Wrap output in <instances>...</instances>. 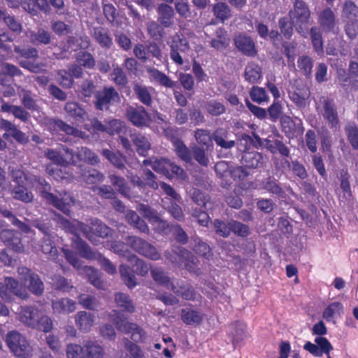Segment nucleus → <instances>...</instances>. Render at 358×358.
Wrapping results in <instances>:
<instances>
[{
    "label": "nucleus",
    "mask_w": 358,
    "mask_h": 358,
    "mask_svg": "<svg viewBox=\"0 0 358 358\" xmlns=\"http://www.w3.org/2000/svg\"><path fill=\"white\" fill-rule=\"evenodd\" d=\"M110 321L117 329L125 334H129L132 341L136 343L143 342L147 338L145 331L138 324L130 322L117 310H113L109 315Z\"/></svg>",
    "instance_id": "nucleus-1"
},
{
    "label": "nucleus",
    "mask_w": 358,
    "mask_h": 358,
    "mask_svg": "<svg viewBox=\"0 0 358 358\" xmlns=\"http://www.w3.org/2000/svg\"><path fill=\"white\" fill-rule=\"evenodd\" d=\"M289 17L296 30L301 35L306 33L310 11L308 5L302 0H296L293 8L289 11Z\"/></svg>",
    "instance_id": "nucleus-2"
},
{
    "label": "nucleus",
    "mask_w": 358,
    "mask_h": 358,
    "mask_svg": "<svg viewBox=\"0 0 358 358\" xmlns=\"http://www.w3.org/2000/svg\"><path fill=\"white\" fill-rule=\"evenodd\" d=\"M12 294L21 299H27L29 294L27 288L12 277H5L0 281V297L6 302L13 300Z\"/></svg>",
    "instance_id": "nucleus-3"
},
{
    "label": "nucleus",
    "mask_w": 358,
    "mask_h": 358,
    "mask_svg": "<svg viewBox=\"0 0 358 358\" xmlns=\"http://www.w3.org/2000/svg\"><path fill=\"white\" fill-rule=\"evenodd\" d=\"M6 343L11 352L19 358H29L31 355L32 348L20 333L16 331L8 333Z\"/></svg>",
    "instance_id": "nucleus-4"
},
{
    "label": "nucleus",
    "mask_w": 358,
    "mask_h": 358,
    "mask_svg": "<svg viewBox=\"0 0 358 358\" xmlns=\"http://www.w3.org/2000/svg\"><path fill=\"white\" fill-rule=\"evenodd\" d=\"M14 52L20 57L27 60H22L19 62V65L31 73H38L43 71L45 64L42 62H34L28 59L38 58V51L33 46L21 47L20 45L14 46Z\"/></svg>",
    "instance_id": "nucleus-5"
},
{
    "label": "nucleus",
    "mask_w": 358,
    "mask_h": 358,
    "mask_svg": "<svg viewBox=\"0 0 358 358\" xmlns=\"http://www.w3.org/2000/svg\"><path fill=\"white\" fill-rule=\"evenodd\" d=\"M169 45L170 57L176 64L182 66L185 62H188L187 53L190 50V47L185 38L176 34L172 37Z\"/></svg>",
    "instance_id": "nucleus-6"
},
{
    "label": "nucleus",
    "mask_w": 358,
    "mask_h": 358,
    "mask_svg": "<svg viewBox=\"0 0 358 358\" xmlns=\"http://www.w3.org/2000/svg\"><path fill=\"white\" fill-rule=\"evenodd\" d=\"M321 107H317L324 120L328 123L329 127L334 131H339L341 122L338 117L337 107L333 99L322 97L320 100Z\"/></svg>",
    "instance_id": "nucleus-7"
},
{
    "label": "nucleus",
    "mask_w": 358,
    "mask_h": 358,
    "mask_svg": "<svg viewBox=\"0 0 358 358\" xmlns=\"http://www.w3.org/2000/svg\"><path fill=\"white\" fill-rule=\"evenodd\" d=\"M76 243V249L80 251L83 257L96 259L101 267L108 273L113 274L116 273L115 266L109 259L104 257L100 253L93 252L91 248L83 239L78 238Z\"/></svg>",
    "instance_id": "nucleus-8"
},
{
    "label": "nucleus",
    "mask_w": 358,
    "mask_h": 358,
    "mask_svg": "<svg viewBox=\"0 0 358 358\" xmlns=\"http://www.w3.org/2000/svg\"><path fill=\"white\" fill-rule=\"evenodd\" d=\"M86 229L82 230V234L91 242L96 241V237L105 238L112 234V229L96 218L90 219L84 223Z\"/></svg>",
    "instance_id": "nucleus-9"
},
{
    "label": "nucleus",
    "mask_w": 358,
    "mask_h": 358,
    "mask_svg": "<svg viewBox=\"0 0 358 358\" xmlns=\"http://www.w3.org/2000/svg\"><path fill=\"white\" fill-rule=\"evenodd\" d=\"M128 243L134 250L147 258L152 260H159L161 259V255L157 248L141 238L129 236L128 238Z\"/></svg>",
    "instance_id": "nucleus-10"
},
{
    "label": "nucleus",
    "mask_w": 358,
    "mask_h": 358,
    "mask_svg": "<svg viewBox=\"0 0 358 358\" xmlns=\"http://www.w3.org/2000/svg\"><path fill=\"white\" fill-rule=\"evenodd\" d=\"M125 115L133 125L140 128L148 127L152 122L150 114L142 106H128Z\"/></svg>",
    "instance_id": "nucleus-11"
},
{
    "label": "nucleus",
    "mask_w": 358,
    "mask_h": 358,
    "mask_svg": "<svg viewBox=\"0 0 358 358\" xmlns=\"http://www.w3.org/2000/svg\"><path fill=\"white\" fill-rule=\"evenodd\" d=\"M95 98V106L100 110H108L110 105L120 101V94L113 87H104L96 92Z\"/></svg>",
    "instance_id": "nucleus-12"
},
{
    "label": "nucleus",
    "mask_w": 358,
    "mask_h": 358,
    "mask_svg": "<svg viewBox=\"0 0 358 358\" xmlns=\"http://www.w3.org/2000/svg\"><path fill=\"white\" fill-rule=\"evenodd\" d=\"M64 150L73 164H76L77 162L75 156L78 161L87 163L92 166L96 165L100 162L99 156L87 147L78 148L76 154L73 150L68 148H64Z\"/></svg>",
    "instance_id": "nucleus-13"
},
{
    "label": "nucleus",
    "mask_w": 358,
    "mask_h": 358,
    "mask_svg": "<svg viewBox=\"0 0 358 358\" xmlns=\"http://www.w3.org/2000/svg\"><path fill=\"white\" fill-rule=\"evenodd\" d=\"M317 22L320 28L326 33L334 32L338 24V20L334 11L327 7L317 12Z\"/></svg>",
    "instance_id": "nucleus-14"
},
{
    "label": "nucleus",
    "mask_w": 358,
    "mask_h": 358,
    "mask_svg": "<svg viewBox=\"0 0 358 358\" xmlns=\"http://www.w3.org/2000/svg\"><path fill=\"white\" fill-rule=\"evenodd\" d=\"M40 313L41 310L36 306H21L18 316L19 320L24 325L33 329L34 326L37 325V320L40 316Z\"/></svg>",
    "instance_id": "nucleus-15"
},
{
    "label": "nucleus",
    "mask_w": 358,
    "mask_h": 358,
    "mask_svg": "<svg viewBox=\"0 0 358 358\" xmlns=\"http://www.w3.org/2000/svg\"><path fill=\"white\" fill-rule=\"evenodd\" d=\"M29 41L34 45H47L52 42L51 33L43 28H38L36 31L27 30L25 32Z\"/></svg>",
    "instance_id": "nucleus-16"
},
{
    "label": "nucleus",
    "mask_w": 358,
    "mask_h": 358,
    "mask_svg": "<svg viewBox=\"0 0 358 358\" xmlns=\"http://www.w3.org/2000/svg\"><path fill=\"white\" fill-rule=\"evenodd\" d=\"M157 21L165 28H169L174 24L175 13L172 6L167 3H160L157 9Z\"/></svg>",
    "instance_id": "nucleus-17"
},
{
    "label": "nucleus",
    "mask_w": 358,
    "mask_h": 358,
    "mask_svg": "<svg viewBox=\"0 0 358 358\" xmlns=\"http://www.w3.org/2000/svg\"><path fill=\"white\" fill-rule=\"evenodd\" d=\"M234 43L238 50L244 55L250 57L257 55L255 43L250 36L238 34L234 38Z\"/></svg>",
    "instance_id": "nucleus-18"
},
{
    "label": "nucleus",
    "mask_w": 358,
    "mask_h": 358,
    "mask_svg": "<svg viewBox=\"0 0 358 358\" xmlns=\"http://www.w3.org/2000/svg\"><path fill=\"white\" fill-rule=\"evenodd\" d=\"M58 224L59 227L66 232H69L76 236L75 238L73 239V247L76 248V241L77 238H80L79 235L82 234V230L85 231L86 229L84 223L78 221L71 222L66 218L61 217L58 220Z\"/></svg>",
    "instance_id": "nucleus-19"
},
{
    "label": "nucleus",
    "mask_w": 358,
    "mask_h": 358,
    "mask_svg": "<svg viewBox=\"0 0 358 358\" xmlns=\"http://www.w3.org/2000/svg\"><path fill=\"white\" fill-rule=\"evenodd\" d=\"M170 289L185 300H194L196 297V292L192 286L183 280H178L176 284L173 283Z\"/></svg>",
    "instance_id": "nucleus-20"
},
{
    "label": "nucleus",
    "mask_w": 358,
    "mask_h": 358,
    "mask_svg": "<svg viewBox=\"0 0 358 358\" xmlns=\"http://www.w3.org/2000/svg\"><path fill=\"white\" fill-rule=\"evenodd\" d=\"M53 313L58 315H68L76 309V303L69 299L62 298L52 301Z\"/></svg>",
    "instance_id": "nucleus-21"
},
{
    "label": "nucleus",
    "mask_w": 358,
    "mask_h": 358,
    "mask_svg": "<svg viewBox=\"0 0 358 358\" xmlns=\"http://www.w3.org/2000/svg\"><path fill=\"white\" fill-rule=\"evenodd\" d=\"M91 34L95 41L99 45L105 49H110L113 44V39L109 34L107 29L103 27H93L91 31Z\"/></svg>",
    "instance_id": "nucleus-22"
},
{
    "label": "nucleus",
    "mask_w": 358,
    "mask_h": 358,
    "mask_svg": "<svg viewBox=\"0 0 358 358\" xmlns=\"http://www.w3.org/2000/svg\"><path fill=\"white\" fill-rule=\"evenodd\" d=\"M48 203L68 215L70 212L69 208L74 204L75 200L70 194L63 192L59 194V197L54 195V199L49 200Z\"/></svg>",
    "instance_id": "nucleus-23"
},
{
    "label": "nucleus",
    "mask_w": 358,
    "mask_h": 358,
    "mask_svg": "<svg viewBox=\"0 0 358 358\" xmlns=\"http://www.w3.org/2000/svg\"><path fill=\"white\" fill-rule=\"evenodd\" d=\"M130 138L136 146L137 152L141 156H147L148 151L151 149L150 137L137 132L131 134Z\"/></svg>",
    "instance_id": "nucleus-24"
},
{
    "label": "nucleus",
    "mask_w": 358,
    "mask_h": 358,
    "mask_svg": "<svg viewBox=\"0 0 358 358\" xmlns=\"http://www.w3.org/2000/svg\"><path fill=\"white\" fill-rule=\"evenodd\" d=\"M79 180L92 185L103 181L104 176L95 169L80 166Z\"/></svg>",
    "instance_id": "nucleus-25"
},
{
    "label": "nucleus",
    "mask_w": 358,
    "mask_h": 358,
    "mask_svg": "<svg viewBox=\"0 0 358 358\" xmlns=\"http://www.w3.org/2000/svg\"><path fill=\"white\" fill-rule=\"evenodd\" d=\"M75 322L80 331L88 332L95 323V316L85 310L79 311L75 315Z\"/></svg>",
    "instance_id": "nucleus-26"
},
{
    "label": "nucleus",
    "mask_w": 358,
    "mask_h": 358,
    "mask_svg": "<svg viewBox=\"0 0 358 358\" xmlns=\"http://www.w3.org/2000/svg\"><path fill=\"white\" fill-rule=\"evenodd\" d=\"M171 142L177 156L185 163L191 164L192 161V150H189L183 141L178 138H172Z\"/></svg>",
    "instance_id": "nucleus-27"
},
{
    "label": "nucleus",
    "mask_w": 358,
    "mask_h": 358,
    "mask_svg": "<svg viewBox=\"0 0 358 358\" xmlns=\"http://www.w3.org/2000/svg\"><path fill=\"white\" fill-rule=\"evenodd\" d=\"M1 110L4 113H12L13 116L23 122H27L30 119V114L21 106L11 105L3 102L1 105Z\"/></svg>",
    "instance_id": "nucleus-28"
},
{
    "label": "nucleus",
    "mask_w": 358,
    "mask_h": 358,
    "mask_svg": "<svg viewBox=\"0 0 358 358\" xmlns=\"http://www.w3.org/2000/svg\"><path fill=\"white\" fill-rule=\"evenodd\" d=\"M101 154L114 167L124 170L126 169L124 162L126 161V157L124 156L120 152H113L109 149H103L101 151Z\"/></svg>",
    "instance_id": "nucleus-29"
},
{
    "label": "nucleus",
    "mask_w": 358,
    "mask_h": 358,
    "mask_svg": "<svg viewBox=\"0 0 358 358\" xmlns=\"http://www.w3.org/2000/svg\"><path fill=\"white\" fill-rule=\"evenodd\" d=\"M146 71L149 74L151 80L155 81L159 85L167 88H172L176 83L171 80L165 73L153 67H147Z\"/></svg>",
    "instance_id": "nucleus-30"
},
{
    "label": "nucleus",
    "mask_w": 358,
    "mask_h": 358,
    "mask_svg": "<svg viewBox=\"0 0 358 358\" xmlns=\"http://www.w3.org/2000/svg\"><path fill=\"white\" fill-rule=\"evenodd\" d=\"M114 300L118 308L122 310L133 313L136 311V305L130 296L122 292H117L115 294Z\"/></svg>",
    "instance_id": "nucleus-31"
},
{
    "label": "nucleus",
    "mask_w": 358,
    "mask_h": 358,
    "mask_svg": "<svg viewBox=\"0 0 358 358\" xmlns=\"http://www.w3.org/2000/svg\"><path fill=\"white\" fill-rule=\"evenodd\" d=\"M134 92L136 98L145 106H150L152 104V98L150 91L151 87H148L140 83H134L133 87Z\"/></svg>",
    "instance_id": "nucleus-32"
},
{
    "label": "nucleus",
    "mask_w": 358,
    "mask_h": 358,
    "mask_svg": "<svg viewBox=\"0 0 358 358\" xmlns=\"http://www.w3.org/2000/svg\"><path fill=\"white\" fill-rule=\"evenodd\" d=\"M22 6L27 12L35 15L37 10L36 6L40 10L48 13L50 10V6L48 0H24L22 3Z\"/></svg>",
    "instance_id": "nucleus-33"
},
{
    "label": "nucleus",
    "mask_w": 358,
    "mask_h": 358,
    "mask_svg": "<svg viewBox=\"0 0 358 358\" xmlns=\"http://www.w3.org/2000/svg\"><path fill=\"white\" fill-rule=\"evenodd\" d=\"M50 123L53 124L54 129H59L66 134L72 135L85 139L88 137L85 132L71 127L60 120H51Z\"/></svg>",
    "instance_id": "nucleus-34"
},
{
    "label": "nucleus",
    "mask_w": 358,
    "mask_h": 358,
    "mask_svg": "<svg viewBox=\"0 0 358 358\" xmlns=\"http://www.w3.org/2000/svg\"><path fill=\"white\" fill-rule=\"evenodd\" d=\"M229 41L227 31L223 28H218L215 33V37L210 40V44L212 48L219 50L226 48Z\"/></svg>",
    "instance_id": "nucleus-35"
},
{
    "label": "nucleus",
    "mask_w": 358,
    "mask_h": 358,
    "mask_svg": "<svg viewBox=\"0 0 358 358\" xmlns=\"http://www.w3.org/2000/svg\"><path fill=\"white\" fill-rule=\"evenodd\" d=\"M309 94L308 90L304 86L301 88L296 87L293 91L289 92L291 100L299 108L306 106Z\"/></svg>",
    "instance_id": "nucleus-36"
},
{
    "label": "nucleus",
    "mask_w": 358,
    "mask_h": 358,
    "mask_svg": "<svg viewBox=\"0 0 358 358\" xmlns=\"http://www.w3.org/2000/svg\"><path fill=\"white\" fill-rule=\"evenodd\" d=\"M40 248L42 252L50 260H55L58 257L57 249L50 235L44 236L41 241Z\"/></svg>",
    "instance_id": "nucleus-37"
},
{
    "label": "nucleus",
    "mask_w": 358,
    "mask_h": 358,
    "mask_svg": "<svg viewBox=\"0 0 358 358\" xmlns=\"http://www.w3.org/2000/svg\"><path fill=\"white\" fill-rule=\"evenodd\" d=\"M163 208L178 221H183L185 215L181 207L171 199L165 198L162 200Z\"/></svg>",
    "instance_id": "nucleus-38"
},
{
    "label": "nucleus",
    "mask_w": 358,
    "mask_h": 358,
    "mask_svg": "<svg viewBox=\"0 0 358 358\" xmlns=\"http://www.w3.org/2000/svg\"><path fill=\"white\" fill-rule=\"evenodd\" d=\"M10 194L15 200L25 203H31L34 201V194L29 191L24 185L15 186L10 189Z\"/></svg>",
    "instance_id": "nucleus-39"
},
{
    "label": "nucleus",
    "mask_w": 358,
    "mask_h": 358,
    "mask_svg": "<svg viewBox=\"0 0 358 358\" xmlns=\"http://www.w3.org/2000/svg\"><path fill=\"white\" fill-rule=\"evenodd\" d=\"M181 320L188 325L199 324L203 320V315L198 310L186 308L182 310Z\"/></svg>",
    "instance_id": "nucleus-40"
},
{
    "label": "nucleus",
    "mask_w": 358,
    "mask_h": 358,
    "mask_svg": "<svg viewBox=\"0 0 358 358\" xmlns=\"http://www.w3.org/2000/svg\"><path fill=\"white\" fill-rule=\"evenodd\" d=\"M229 133L224 128L216 129L213 134L212 138L216 144L224 149H229L235 145L234 141H227Z\"/></svg>",
    "instance_id": "nucleus-41"
},
{
    "label": "nucleus",
    "mask_w": 358,
    "mask_h": 358,
    "mask_svg": "<svg viewBox=\"0 0 358 358\" xmlns=\"http://www.w3.org/2000/svg\"><path fill=\"white\" fill-rule=\"evenodd\" d=\"M17 94L21 98V102L24 107L30 110H38L36 100L31 96V92L24 89L22 86H17Z\"/></svg>",
    "instance_id": "nucleus-42"
},
{
    "label": "nucleus",
    "mask_w": 358,
    "mask_h": 358,
    "mask_svg": "<svg viewBox=\"0 0 358 358\" xmlns=\"http://www.w3.org/2000/svg\"><path fill=\"white\" fill-rule=\"evenodd\" d=\"M242 161L245 166L252 169L262 167L264 164V157L257 152L245 153L242 157Z\"/></svg>",
    "instance_id": "nucleus-43"
},
{
    "label": "nucleus",
    "mask_w": 358,
    "mask_h": 358,
    "mask_svg": "<svg viewBox=\"0 0 358 358\" xmlns=\"http://www.w3.org/2000/svg\"><path fill=\"white\" fill-rule=\"evenodd\" d=\"M164 28L158 21L151 20L146 24L147 33L155 41H160L164 37Z\"/></svg>",
    "instance_id": "nucleus-44"
},
{
    "label": "nucleus",
    "mask_w": 358,
    "mask_h": 358,
    "mask_svg": "<svg viewBox=\"0 0 358 358\" xmlns=\"http://www.w3.org/2000/svg\"><path fill=\"white\" fill-rule=\"evenodd\" d=\"M64 110L66 113L71 117L78 121L85 120L87 113L77 102L69 101L65 104Z\"/></svg>",
    "instance_id": "nucleus-45"
},
{
    "label": "nucleus",
    "mask_w": 358,
    "mask_h": 358,
    "mask_svg": "<svg viewBox=\"0 0 358 358\" xmlns=\"http://www.w3.org/2000/svg\"><path fill=\"white\" fill-rule=\"evenodd\" d=\"M78 302L84 308L90 310H98L100 306L99 299L94 296L89 294H80L78 296Z\"/></svg>",
    "instance_id": "nucleus-46"
},
{
    "label": "nucleus",
    "mask_w": 358,
    "mask_h": 358,
    "mask_svg": "<svg viewBox=\"0 0 358 358\" xmlns=\"http://www.w3.org/2000/svg\"><path fill=\"white\" fill-rule=\"evenodd\" d=\"M341 17L345 22L358 20V6L352 1H346L341 12Z\"/></svg>",
    "instance_id": "nucleus-47"
},
{
    "label": "nucleus",
    "mask_w": 358,
    "mask_h": 358,
    "mask_svg": "<svg viewBox=\"0 0 358 358\" xmlns=\"http://www.w3.org/2000/svg\"><path fill=\"white\" fill-rule=\"evenodd\" d=\"M125 218L130 224L133 225L141 232H149V228L145 222L141 219L135 211L131 210H127Z\"/></svg>",
    "instance_id": "nucleus-48"
},
{
    "label": "nucleus",
    "mask_w": 358,
    "mask_h": 358,
    "mask_svg": "<svg viewBox=\"0 0 358 358\" xmlns=\"http://www.w3.org/2000/svg\"><path fill=\"white\" fill-rule=\"evenodd\" d=\"M262 68L255 62H250L245 66L244 76L250 83H257L262 77Z\"/></svg>",
    "instance_id": "nucleus-49"
},
{
    "label": "nucleus",
    "mask_w": 358,
    "mask_h": 358,
    "mask_svg": "<svg viewBox=\"0 0 358 358\" xmlns=\"http://www.w3.org/2000/svg\"><path fill=\"white\" fill-rule=\"evenodd\" d=\"M150 273L152 279L157 283L164 286L167 289L171 288L173 282H171L170 278L162 268L155 267L151 268Z\"/></svg>",
    "instance_id": "nucleus-50"
},
{
    "label": "nucleus",
    "mask_w": 358,
    "mask_h": 358,
    "mask_svg": "<svg viewBox=\"0 0 358 358\" xmlns=\"http://www.w3.org/2000/svg\"><path fill=\"white\" fill-rule=\"evenodd\" d=\"M85 358H103V350L96 342L86 341L84 343Z\"/></svg>",
    "instance_id": "nucleus-51"
},
{
    "label": "nucleus",
    "mask_w": 358,
    "mask_h": 358,
    "mask_svg": "<svg viewBox=\"0 0 358 358\" xmlns=\"http://www.w3.org/2000/svg\"><path fill=\"white\" fill-rule=\"evenodd\" d=\"M108 179L110 183L115 187V189L124 196H129L130 194V188L127 184L124 178L118 176L115 174L110 173Z\"/></svg>",
    "instance_id": "nucleus-52"
},
{
    "label": "nucleus",
    "mask_w": 358,
    "mask_h": 358,
    "mask_svg": "<svg viewBox=\"0 0 358 358\" xmlns=\"http://www.w3.org/2000/svg\"><path fill=\"white\" fill-rule=\"evenodd\" d=\"M119 271L122 280L128 288L132 289L137 285V279L129 266L122 264Z\"/></svg>",
    "instance_id": "nucleus-53"
},
{
    "label": "nucleus",
    "mask_w": 358,
    "mask_h": 358,
    "mask_svg": "<svg viewBox=\"0 0 358 358\" xmlns=\"http://www.w3.org/2000/svg\"><path fill=\"white\" fill-rule=\"evenodd\" d=\"M76 60L82 67L92 69L96 65L94 56L89 52L80 51L76 54Z\"/></svg>",
    "instance_id": "nucleus-54"
},
{
    "label": "nucleus",
    "mask_w": 358,
    "mask_h": 358,
    "mask_svg": "<svg viewBox=\"0 0 358 358\" xmlns=\"http://www.w3.org/2000/svg\"><path fill=\"white\" fill-rule=\"evenodd\" d=\"M213 12L215 17L224 22L231 17L229 6L224 2H218L213 6Z\"/></svg>",
    "instance_id": "nucleus-55"
},
{
    "label": "nucleus",
    "mask_w": 358,
    "mask_h": 358,
    "mask_svg": "<svg viewBox=\"0 0 358 358\" xmlns=\"http://www.w3.org/2000/svg\"><path fill=\"white\" fill-rule=\"evenodd\" d=\"M80 274H85L87 276L90 282L99 289L103 288V282L100 279L98 271L93 267L85 266L83 272Z\"/></svg>",
    "instance_id": "nucleus-56"
},
{
    "label": "nucleus",
    "mask_w": 358,
    "mask_h": 358,
    "mask_svg": "<svg viewBox=\"0 0 358 358\" xmlns=\"http://www.w3.org/2000/svg\"><path fill=\"white\" fill-rule=\"evenodd\" d=\"M348 141L354 150H358V127L355 123H348L344 128Z\"/></svg>",
    "instance_id": "nucleus-57"
},
{
    "label": "nucleus",
    "mask_w": 358,
    "mask_h": 358,
    "mask_svg": "<svg viewBox=\"0 0 358 358\" xmlns=\"http://www.w3.org/2000/svg\"><path fill=\"white\" fill-rule=\"evenodd\" d=\"M343 312L342 304L339 302H333L324 309L322 317L327 321H331L334 317L340 316Z\"/></svg>",
    "instance_id": "nucleus-58"
},
{
    "label": "nucleus",
    "mask_w": 358,
    "mask_h": 358,
    "mask_svg": "<svg viewBox=\"0 0 358 358\" xmlns=\"http://www.w3.org/2000/svg\"><path fill=\"white\" fill-rule=\"evenodd\" d=\"M261 188L278 196L283 194L282 187L277 183L276 180L271 177L265 178L261 182Z\"/></svg>",
    "instance_id": "nucleus-59"
},
{
    "label": "nucleus",
    "mask_w": 358,
    "mask_h": 358,
    "mask_svg": "<svg viewBox=\"0 0 358 358\" xmlns=\"http://www.w3.org/2000/svg\"><path fill=\"white\" fill-rule=\"evenodd\" d=\"M192 250L199 256L209 258L211 256V249L209 245L196 237L193 239Z\"/></svg>",
    "instance_id": "nucleus-60"
},
{
    "label": "nucleus",
    "mask_w": 358,
    "mask_h": 358,
    "mask_svg": "<svg viewBox=\"0 0 358 358\" xmlns=\"http://www.w3.org/2000/svg\"><path fill=\"white\" fill-rule=\"evenodd\" d=\"M32 180L38 184L41 196L45 199L47 202H48L49 200L54 199V195L50 192L51 186L45 179L34 176Z\"/></svg>",
    "instance_id": "nucleus-61"
},
{
    "label": "nucleus",
    "mask_w": 358,
    "mask_h": 358,
    "mask_svg": "<svg viewBox=\"0 0 358 358\" xmlns=\"http://www.w3.org/2000/svg\"><path fill=\"white\" fill-rule=\"evenodd\" d=\"M313 65V60L308 56L302 55L298 58L297 66L299 71L307 78L311 76Z\"/></svg>",
    "instance_id": "nucleus-62"
},
{
    "label": "nucleus",
    "mask_w": 358,
    "mask_h": 358,
    "mask_svg": "<svg viewBox=\"0 0 358 358\" xmlns=\"http://www.w3.org/2000/svg\"><path fill=\"white\" fill-rule=\"evenodd\" d=\"M136 210L146 219L152 222H158L160 221L159 217L157 215V211L148 205L144 203H138Z\"/></svg>",
    "instance_id": "nucleus-63"
},
{
    "label": "nucleus",
    "mask_w": 358,
    "mask_h": 358,
    "mask_svg": "<svg viewBox=\"0 0 358 358\" xmlns=\"http://www.w3.org/2000/svg\"><path fill=\"white\" fill-rule=\"evenodd\" d=\"M213 224L214 230L217 235L223 238H228L230 236L231 232L230 227L231 220L226 222L219 219H216L213 221Z\"/></svg>",
    "instance_id": "nucleus-64"
}]
</instances>
